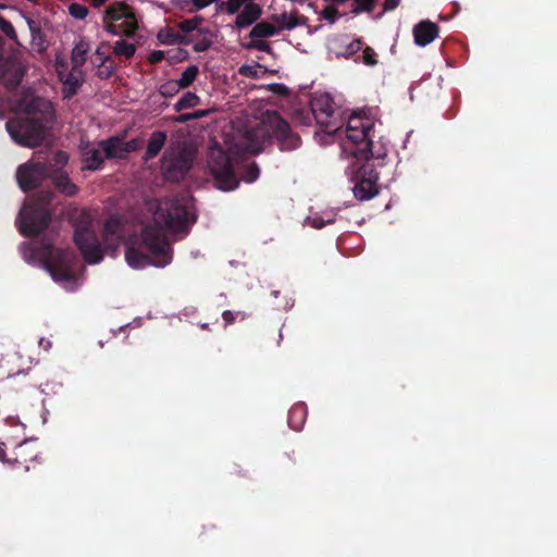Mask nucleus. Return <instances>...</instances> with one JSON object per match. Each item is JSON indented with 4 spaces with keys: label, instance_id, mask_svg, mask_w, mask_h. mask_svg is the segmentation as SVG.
Returning a JSON list of instances; mask_svg holds the SVG:
<instances>
[{
    "label": "nucleus",
    "instance_id": "obj_44",
    "mask_svg": "<svg viewBox=\"0 0 557 557\" xmlns=\"http://www.w3.org/2000/svg\"><path fill=\"white\" fill-rule=\"evenodd\" d=\"M88 8L81 3H72L69 5V13L76 20H84L88 15Z\"/></svg>",
    "mask_w": 557,
    "mask_h": 557
},
{
    "label": "nucleus",
    "instance_id": "obj_36",
    "mask_svg": "<svg viewBox=\"0 0 557 557\" xmlns=\"http://www.w3.org/2000/svg\"><path fill=\"white\" fill-rule=\"evenodd\" d=\"M199 102H200V98L195 92L187 91L174 104V110L176 112H181L183 110L190 109V108L198 106Z\"/></svg>",
    "mask_w": 557,
    "mask_h": 557
},
{
    "label": "nucleus",
    "instance_id": "obj_48",
    "mask_svg": "<svg viewBox=\"0 0 557 557\" xmlns=\"http://www.w3.org/2000/svg\"><path fill=\"white\" fill-rule=\"evenodd\" d=\"M268 89L277 96L286 97L289 95V89L284 84L273 83L268 86Z\"/></svg>",
    "mask_w": 557,
    "mask_h": 557
},
{
    "label": "nucleus",
    "instance_id": "obj_23",
    "mask_svg": "<svg viewBox=\"0 0 557 557\" xmlns=\"http://www.w3.org/2000/svg\"><path fill=\"white\" fill-rule=\"evenodd\" d=\"M49 177H51L55 188L63 195L67 197H73L74 195H76L78 188L71 181L66 173L60 170L51 169V174Z\"/></svg>",
    "mask_w": 557,
    "mask_h": 557
},
{
    "label": "nucleus",
    "instance_id": "obj_40",
    "mask_svg": "<svg viewBox=\"0 0 557 557\" xmlns=\"http://www.w3.org/2000/svg\"><path fill=\"white\" fill-rule=\"evenodd\" d=\"M0 30L11 40L20 45L17 39V34L15 32V28L13 24L4 18L2 15H0Z\"/></svg>",
    "mask_w": 557,
    "mask_h": 557
},
{
    "label": "nucleus",
    "instance_id": "obj_35",
    "mask_svg": "<svg viewBox=\"0 0 557 557\" xmlns=\"http://www.w3.org/2000/svg\"><path fill=\"white\" fill-rule=\"evenodd\" d=\"M136 52V46L125 39L117 40L113 46V53L116 57H124L125 59H132Z\"/></svg>",
    "mask_w": 557,
    "mask_h": 557
},
{
    "label": "nucleus",
    "instance_id": "obj_62",
    "mask_svg": "<svg viewBox=\"0 0 557 557\" xmlns=\"http://www.w3.org/2000/svg\"><path fill=\"white\" fill-rule=\"evenodd\" d=\"M106 2H107V0H91V1H90V4H91L94 8H100V7H102Z\"/></svg>",
    "mask_w": 557,
    "mask_h": 557
},
{
    "label": "nucleus",
    "instance_id": "obj_22",
    "mask_svg": "<svg viewBox=\"0 0 557 557\" xmlns=\"http://www.w3.org/2000/svg\"><path fill=\"white\" fill-rule=\"evenodd\" d=\"M102 149L106 159H125L127 150H124V141L122 138L114 136L98 143Z\"/></svg>",
    "mask_w": 557,
    "mask_h": 557
},
{
    "label": "nucleus",
    "instance_id": "obj_19",
    "mask_svg": "<svg viewBox=\"0 0 557 557\" xmlns=\"http://www.w3.org/2000/svg\"><path fill=\"white\" fill-rule=\"evenodd\" d=\"M438 25L425 20L413 27L414 42L420 47H425L438 36Z\"/></svg>",
    "mask_w": 557,
    "mask_h": 557
},
{
    "label": "nucleus",
    "instance_id": "obj_31",
    "mask_svg": "<svg viewBox=\"0 0 557 557\" xmlns=\"http://www.w3.org/2000/svg\"><path fill=\"white\" fill-rule=\"evenodd\" d=\"M89 44L85 40H79L72 50L71 61L73 67H79L85 64L87 59V53L89 51Z\"/></svg>",
    "mask_w": 557,
    "mask_h": 557
},
{
    "label": "nucleus",
    "instance_id": "obj_6",
    "mask_svg": "<svg viewBox=\"0 0 557 557\" xmlns=\"http://www.w3.org/2000/svg\"><path fill=\"white\" fill-rule=\"evenodd\" d=\"M195 161L194 151L183 143L169 146L161 158V173L165 181L178 183L183 181Z\"/></svg>",
    "mask_w": 557,
    "mask_h": 557
},
{
    "label": "nucleus",
    "instance_id": "obj_58",
    "mask_svg": "<svg viewBox=\"0 0 557 557\" xmlns=\"http://www.w3.org/2000/svg\"><path fill=\"white\" fill-rule=\"evenodd\" d=\"M193 120H194L193 112L191 113H183L175 117V122H178V123H186V122H189Z\"/></svg>",
    "mask_w": 557,
    "mask_h": 557
},
{
    "label": "nucleus",
    "instance_id": "obj_15",
    "mask_svg": "<svg viewBox=\"0 0 557 557\" xmlns=\"http://www.w3.org/2000/svg\"><path fill=\"white\" fill-rule=\"evenodd\" d=\"M359 182L354 187V195L359 200H369L379 193V172L371 164H362L358 170Z\"/></svg>",
    "mask_w": 557,
    "mask_h": 557
},
{
    "label": "nucleus",
    "instance_id": "obj_33",
    "mask_svg": "<svg viewBox=\"0 0 557 557\" xmlns=\"http://www.w3.org/2000/svg\"><path fill=\"white\" fill-rule=\"evenodd\" d=\"M345 132L347 139L355 145L354 149H357L363 140H368V138L375 133L374 128H356V131L346 128Z\"/></svg>",
    "mask_w": 557,
    "mask_h": 557
},
{
    "label": "nucleus",
    "instance_id": "obj_17",
    "mask_svg": "<svg viewBox=\"0 0 557 557\" xmlns=\"http://www.w3.org/2000/svg\"><path fill=\"white\" fill-rule=\"evenodd\" d=\"M58 77L63 84L62 94L64 99L73 98L84 83V74L79 67L72 66L69 73L59 70Z\"/></svg>",
    "mask_w": 557,
    "mask_h": 557
},
{
    "label": "nucleus",
    "instance_id": "obj_32",
    "mask_svg": "<svg viewBox=\"0 0 557 557\" xmlns=\"http://www.w3.org/2000/svg\"><path fill=\"white\" fill-rule=\"evenodd\" d=\"M158 39L166 45H188L189 39L187 36L182 35L178 32L173 30L172 28H165L158 34Z\"/></svg>",
    "mask_w": 557,
    "mask_h": 557
},
{
    "label": "nucleus",
    "instance_id": "obj_30",
    "mask_svg": "<svg viewBox=\"0 0 557 557\" xmlns=\"http://www.w3.org/2000/svg\"><path fill=\"white\" fill-rule=\"evenodd\" d=\"M21 359V356L18 354L9 355L5 358H2L0 360V375L3 377H11L21 373H25L21 369H14L13 364H15Z\"/></svg>",
    "mask_w": 557,
    "mask_h": 557
},
{
    "label": "nucleus",
    "instance_id": "obj_13",
    "mask_svg": "<svg viewBox=\"0 0 557 557\" xmlns=\"http://www.w3.org/2000/svg\"><path fill=\"white\" fill-rule=\"evenodd\" d=\"M74 243L87 263L96 264L103 259L98 235L90 226H77L74 232Z\"/></svg>",
    "mask_w": 557,
    "mask_h": 557
},
{
    "label": "nucleus",
    "instance_id": "obj_18",
    "mask_svg": "<svg viewBox=\"0 0 557 557\" xmlns=\"http://www.w3.org/2000/svg\"><path fill=\"white\" fill-rule=\"evenodd\" d=\"M23 17H24V20L28 26L29 33H30L32 49L35 52L42 54L44 52L47 51V49L49 47V41L47 39V35L42 28V21L34 20L33 17L27 16V15H23Z\"/></svg>",
    "mask_w": 557,
    "mask_h": 557
},
{
    "label": "nucleus",
    "instance_id": "obj_45",
    "mask_svg": "<svg viewBox=\"0 0 557 557\" xmlns=\"http://www.w3.org/2000/svg\"><path fill=\"white\" fill-rule=\"evenodd\" d=\"M246 48L247 49H256L258 51H262V52H267V53H270L272 50L271 45L268 41L262 40L261 38L250 39V42L246 45Z\"/></svg>",
    "mask_w": 557,
    "mask_h": 557
},
{
    "label": "nucleus",
    "instance_id": "obj_29",
    "mask_svg": "<svg viewBox=\"0 0 557 557\" xmlns=\"http://www.w3.org/2000/svg\"><path fill=\"white\" fill-rule=\"evenodd\" d=\"M272 20L275 23V27L278 28V32L284 29L290 30L301 24L300 18L297 15L287 12L273 15Z\"/></svg>",
    "mask_w": 557,
    "mask_h": 557
},
{
    "label": "nucleus",
    "instance_id": "obj_59",
    "mask_svg": "<svg viewBox=\"0 0 557 557\" xmlns=\"http://www.w3.org/2000/svg\"><path fill=\"white\" fill-rule=\"evenodd\" d=\"M7 453H5V444L4 443H0V461L3 462V463H8V459L7 458Z\"/></svg>",
    "mask_w": 557,
    "mask_h": 557
},
{
    "label": "nucleus",
    "instance_id": "obj_46",
    "mask_svg": "<svg viewBox=\"0 0 557 557\" xmlns=\"http://www.w3.org/2000/svg\"><path fill=\"white\" fill-rule=\"evenodd\" d=\"M362 62L368 66H375L377 64V54L371 47L363 49Z\"/></svg>",
    "mask_w": 557,
    "mask_h": 557
},
{
    "label": "nucleus",
    "instance_id": "obj_51",
    "mask_svg": "<svg viewBox=\"0 0 557 557\" xmlns=\"http://www.w3.org/2000/svg\"><path fill=\"white\" fill-rule=\"evenodd\" d=\"M164 58H165V54H164V52L162 50H153L149 54L148 61L151 64H157V63L161 62Z\"/></svg>",
    "mask_w": 557,
    "mask_h": 557
},
{
    "label": "nucleus",
    "instance_id": "obj_63",
    "mask_svg": "<svg viewBox=\"0 0 557 557\" xmlns=\"http://www.w3.org/2000/svg\"><path fill=\"white\" fill-rule=\"evenodd\" d=\"M201 327L207 330L208 329V324H203Z\"/></svg>",
    "mask_w": 557,
    "mask_h": 557
},
{
    "label": "nucleus",
    "instance_id": "obj_52",
    "mask_svg": "<svg viewBox=\"0 0 557 557\" xmlns=\"http://www.w3.org/2000/svg\"><path fill=\"white\" fill-rule=\"evenodd\" d=\"M69 161V156L66 152L64 151H58L57 153H54L53 156V162H54V165L55 164H59V165H64L65 163H67ZM53 166V164H51Z\"/></svg>",
    "mask_w": 557,
    "mask_h": 557
},
{
    "label": "nucleus",
    "instance_id": "obj_8",
    "mask_svg": "<svg viewBox=\"0 0 557 557\" xmlns=\"http://www.w3.org/2000/svg\"><path fill=\"white\" fill-rule=\"evenodd\" d=\"M104 29L115 36H133L137 28V20L131 8L125 3L110 4L103 16Z\"/></svg>",
    "mask_w": 557,
    "mask_h": 557
},
{
    "label": "nucleus",
    "instance_id": "obj_28",
    "mask_svg": "<svg viewBox=\"0 0 557 557\" xmlns=\"http://www.w3.org/2000/svg\"><path fill=\"white\" fill-rule=\"evenodd\" d=\"M277 34H278V28H276L274 24L262 21V22L256 23L253 25V27L251 28V30L249 33V38L250 39H255V38L263 39V38L275 36Z\"/></svg>",
    "mask_w": 557,
    "mask_h": 557
},
{
    "label": "nucleus",
    "instance_id": "obj_38",
    "mask_svg": "<svg viewBox=\"0 0 557 557\" xmlns=\"http://www.w3.org/2000/svg\"><path fill=\"white\" fill-rule=\"evenodd\" d=\"M198 74H199L198 66L189 65L184 70L180 79H176V82H177V84H180V87L182 89L187 88L196 81Z\"/></svg>",
    "mask_w": 557,
    "mask_h": 557
},
{
    "label": "nucleus",
    "instance_id": "obj_37",
    "mask_svg": "<svg viewBox=\"0 0 557 557\" xmlns=\"http://www.w3.org/2000/svg\"><path fill=\"white\" fill-rule=\"evenodd\" d=\"M96 66V74L100 79H107L111 77L115 70V64L111 57H103L101 62L97 63Z\"/></svg>",
    "mask_w": 557,
    "mask_h": 557
},
{
    "label": "nucleus",
    "instance_id": "obj_26",
    "mask_svg": "<svg viewBox=\"0 0 557 557\" xmlns=\"http://www.w3.org/2000/svg\"><path fill=\"white\" fill-rule=\"evenodd\" d=\"M124 223L120 215H111L104 223L103 235L106 240L123 238Z\"/></svg>",
    "mask_w": 557,
    "mask_h": 557
},
{
    "label": "nucleus",
    "instance_id": "obj_39",
    "mask_svg": "<svg viewBox=\"0 0 557 557\" xmlns=\"http://www.w3.org/2000/svg\"><path fill=\"white\" fill-rule=\"evenodd\" d=\"M375 0H354L351 13H370L374 9Z\"/></svg>",
    "mask_w": 557,
    "mask_h": 557
},
{
    "label": "nucleus",
    "instance_id": "obj_3",
    "mask_svg": "<svg viewBox=\"0 0 557 557\" xmlns=\"http://www.w3.org/2000/svg\"><path fill=\"white\" fill-rule=\"evenodd\" d=\"M29 257L39 260L55 282L75 280L73 271V253L54 246L52 236L45 235L32 244H24Z\"/></svg>",
    "mask_w": 557,
    "mask_h": 557
},
{
    "label": "nucleus",
    "instance_id": "obj_16",
    "mask_svg": "<svg viewBox=\"0 0 557 557\" xmlns=\"http://www.w3.org/2000/svg\"><path fill=\"white\" fill-rule=\"evenodd\" d=\"M351 153L358 161H364L363 164H370L371 160H384L387 156V146L382 137L375 140V134L373 133L368 140H363ZM379 164L382 165L383 163L380 162Z\"/></svg>",
    "mask_w": 557,
    "mask_h": 557
},
{
    "label": "nucleus",
    "instance_id": "obj_2",
    "mask_svg": "<svg viewBox=\"0 0 557 557\" xmlns=\"http://www.w3.org/2000/svg\"><path fill=\"white\" fill-rule=\"evenodd\" d=\"M208 166L215 187L223 191L236 189L239 185V180L246 183H253L260 174L256 162H251L240 169L237 160H233L221 147L211 149Z\"/></svg>",
    "mask_w": 557,
    "mask_h": 557
},
{
    "label": "nucleus",
    "instance_id": "obj_10",
    "mask_svg": "<svg viewBox=\"0 0 557 557\" xmlns=\"http://www.w3.org/2000/svg\"><path fill=\"white\" fill-rule=\"evenodd\" d=\"M263 127L269 138L274 139L282 151L295 150L301 144L300 136L275 111L267 114Z\"/></svg>",
    "mask_w": 557,
    "mask_h": 557
},
{
    "label": "nucleus",
    "instance_id": "obj_11",
    "mask_svg": "<svg viewBox=\"0 0 557 557\" xmlns=\"http://www.w3.org/2000/svg\"><path fill=\"white\" fill-rule=\"evenodd\" d=\"M333 99L327 94L312 98L310 101V111L306 114L304 112L299 113L300 122L304 125H310L311 117H313L324 133H335L338 127L333 121Z\"/></svg>",
    "mask_w": 557,
    "mask_h": 557
},
{
    "label": "nucleus",
    "instance_id": "obj_53",
    "mask_svg": "<svg viewBox=\"0 0 557 557\" xmlns=\"http://www.w3.org/2000/svg\"><path fill=\"white\" fill-rule=\"evenodd\" d=\"M174 4L180 10L186 11L188 13H194L195 12V11H190V9L193 7L191 0H176V1H174Z\"/></svg>",
    "mask_w": 557,
    "mask_h": 557
},
{
    "label": "nucleus",
    "instance_id": "obj_20",
    "mask_svg": "<svg viewBox=\"0 0 557 557\" xmlns=\"http://www.w3.org/2000/svg\"><path fill=\"white\" fill-rule=\"evenodd\" d=\"M12 454L14 458H9L8 465L11 467H24L26 471L29 470L28 462L35 460L37 457V454L30 449L28 442H22L16 445Z\"/></svg>",
    "mask_w": 557,
    "mask_h": 557
},
{
    "label": "nucleus",
    "instance_id": "obj_21",
    "mask_svg": "<svg viewBox=\"0 0 557 557\" xmlns=\"http://www.w3.org/2000/svg\"><path fill=\"white\" fill-rule=\"evenodd\" d=\"M82 158L84 162V170L96 171L102 168L104 162V153L102 149L96 148L90 144L83 145Z\"/></svg>",
    "mask_w": 557,
    "mask_h": 557
},
{
    "label": "nucleus",
    "instance_id": "obj_61",
    "mask_svg": "<svg viewBox=\"0 0 557 557\" xmlns=\"http://www.w3.org/2000/svg\"><path fill=\"white\" fill-rule=\"evenodd\" d=\"M325 225V222L320 218H314L312 220V226L314 228H322Z\"/></svg>",
    "mask_w": 557,
    "mask_h": 557
},
{
    "label": "nucleus",
    "instance_id": "obj_27",
    "mask_svg": "<svg viewBox=\"0 0 557 557\" xmlns=\"http://www.w3.org/2000/svg\"><path fill=\"white\" fill-rule=\"evenodd\" d=\"M307 419V407L304 403L295 404L288 411V425L295 431H300Z\"/></svg>",
    "mask_w": 557,
    "mask_h": 557
},
{
    "label": "nucleus",
    "instance_id": "obj_64",
    "mask_svg": "<svg viewBox=\"0 0 557 557\" xmlns=\"http://www.w3.org/2000/svg\"><path fill=\"white\" fill-rule=\"evenodd\" d=\"M7 458H14V455L11 453Z\"/></svg>",
    "mask_w": 557,
    "mask_h": 557
},
{
    "label": "nucleus",
    "instance_id": "obj_9",
    "mask_svg": "<svg viewBox=\"0 0 557 557\" xmlns=\"http://www.w3.org/2000/svg\"><path fill=\"white\" fill-rule=\"evenodd\" d=\"M214 2L216 12L236 14L234 26L237 29L253 25L262 15V8L256 0H214Z\"/></svg>",
    "mask_w": 557,
    "mask_h": 557
},
{
    "label": "nucleus",
    "instance_id": "obj_24",
    "mask_svg": "<svg viewBox=\"0 0 557 557\" xmlns=\"http://www.w3.org/2000/svg\"><path fill=\"white\" fill-rule=\"evenodd\" d=\"M203 17L200 15H196L193 18L184 20L178 23L177 27L182 35L187 36L189 39V44L194 40L197 35H203L209 33L203 28H199V25L202 23Z\"/></svg>",
    "mask_w": 557,
    "mask_h": 557
},
{
    "label": "nucleus",
    "instance_id": "obj_1",
    "mask_svg": "<svg viewBox=\"0 0 557 557\" xmlns=\"http://www.w3.org/2000/svg\"><path fill=\"white\" fill-rule=\"evenodd\" d=\"M16 108L26 116L11 117L7 121L5 128L9 135L20 146H40L55 122L52 102L44 97L25 94L17 100Z\"/></svg>",
    "mask_w": 557,
    "mask_h": 557
},
{
    "label": "nucleus",
    "instance_id": "obj_4",
    "mask_svg": "<svg viewBox=\"0 0 557 557\" xmlns=\"http://www.w3.org/2000/svg\"><path fill=\"white\" fill-rule=\"evenodd\" d=\"M141 239L144 245L150 250L156 258H151L135 247H127L125 259L127 264L133 269H143L153 264L156 267H165L172 261V248L161 228L156 225H147L143 228Z\"/></svg>",
    "mask_w": 557,
    "mask_h": 557
},
{
    "label": "nucleus",
    "instance_id": "obj_60",
    "mask_svg": "<svg viewBox=\"0 0 557 557\" xmlns=\"http://www.w3.org/2000/svg\"><path fill=\"white\" fill-rule=\"evenodd\" d=\"M209 114V110H197L193 112L194 120L205 117Z\"/></svg>",
    "mask_w": 557,
    "mask_h": 557
},
{
    "label": "nucleus",
    "instance_id": "obj_5",
    "mask_svg": "<svg viewBox=\"0 0 557 557\" xmlns=\"http://www.w3.org/2000/svg\"><path fill=\"white\" fill-rule=\"evenodd\" d=\"M52 194L42 193L36 199L32 200L20 212L18 230L26 237H34L45 231L50 221V202Z\"/></svg>",
    "mask_w": 557,
    "mask_h": 557
},
{
    "label": "nucleus",
    "instance_id": "obj_25",
    "mask_svg": "<svg viewBox=\"0 0 557 557\" xmlns=\"http://www.w3.org/2000/svg\"><path fill=\"white\" fill-rule=\"evenodd\" d=\"M166 141V133L163 131L153 132L148 140V146L144 156L145 161L152 160L156 158L162 148L164 147Z\"/></svg>",
    "mask_w": 557,
    "mask_h": 557
},
{
    "label": "nucleus",
    "instance_id": "obj_50",
    "mask_svg": "<svg viewBox=\"0 0 557 557\" xmlns=\"http://www.w3.org/2000/svg\"><path fill=\"white\" fill-rule=\"evenodd\" d=\"M193 7L190 11H199L207 7H209L211 3H215L214 0H191Z\"/></svg>",
    "mask_w": 557,
    "mask_h": 557
},
{
    "label": "nucleus",
    "instance_id": "obj_43",
    "mask_svg": "<svg viewBox=\"0 0 557 557\" xmlns=\"http://www.w3.org/2000/svg\"><path fill=\"white\" fill-rule=\"evenodd\" d=\"M191 42H194L193 49L196 52L207 51L212 45L211 39L202 35H197Z\"/></svg>",
    "mask_w": 557,
    "mask_h": 557
},
{
    "label": "nucleus",
    "instance_id": "obj_56",
    "mask_svg": "<svg viewBox=\"0 0 557 557\" xmlns=\"http://www.w3.org/2000/svg\"><path fill=\"white\" fill-rule=\"evenodd\" d=\"M139 147L138 139H132L129 141H124V150H127V154L129 152L136 151Z\"/></svg>",
    "mask_w": 557,
    "mask_h": 557
},
{
    "label": "nucleus",
    "instance_id": "obj_34",
    "mask_svg": "<svg viewBox=\"0 0 557 557\" xmlns=\"http://www.w3.org/2000/svg\"><path fill=\"white\" fill-rule=\"evenodd\" d=\"M346 128L356 131V128H374L373 121L360 113H352L346 124Z\"/></svg>",
    "mask_w": 557,
    "mask_h": 557
},
{
    "label": "nucleus",
    "instance_id": "obj_14",
    "mask_svg": "<svg viewBox=\"0 0 557 557\" xmlns=\"http://www.w3.org/2000/svg\"><path fill=\"white\" fill-rule=\"evenodd\" d=\"M51 163L34 162L18 166L16 172L17 183L23 191H30L41 185L50 176Z\"/></svg>",
    "mask_w": 557,
    "mask_h": 557
},
{
    "label": "nucleus",
    "instance_id": "obj_42",
    "mask_svg": "<svg viewBox=\"0 0 557 557\" xmlns=\"http://www.w3.org/2000/svg\"><path fill=\"white\" fill-rule=\"evenodd\" d=\"M180 89L182 88L180 87V84H177L176 81H168L159 87V92L161 96L170 98L175 96L180 91Z\"/></svg>",
    "mask_w": 557,
    "mask_h": 557
},
{
    "label": "nucleus",
    "instance_id": "obj_12",
    "mask_svg": "<svg viewBox=\"0 0 557 557\" xmlns=\"http://www.w3.org/2000/svg\"><path fill=\"white\" fill-rule=\"evenodd\" d=\"M3 47L4 40L0 36V81L7 89L11 90L21 84L26 73V66L20 52L4 55Z\"/></svg>",
    "mask_w": 557,
    "mask_h": 557
},
{
    "label": "nucleus",
    "instance_id": "obj_7",
    "mask_svg": "<svg viewBox=\"0 0 557 557\" xmlns=\"http://www.w3.org/2000/svg\"><path fill=\"white\" fill-rule=\"evenodd\" d=\"M156 220L175 233L184 232L196 221L189 202L185 199H173L158 207Z\"/></svg>",
    "mask_w": 557,
    "mask_h": 557
},
{
    "label": "nucleus",
    "instance_id": "obj_41",
    "mask_svg": "<svg viewBox=\"0 0 557 557\" xmlns=\"http://www.w3.org/2000/svg\"><path fill=\"white\" fill-rule=\"evenodd\" d=\"M248 313L245 311H232V310H225L222 313V319L224 321L225 326L231 325L235 323V321H244L248 318Z\"/></svg>",
    "mask_w": 557,
    "mask_h": 557
},
{
    "label": "nucleus",
    "instance_id": "obj_49",
    "mask_svg": "<svg viewBox=\"0 0 557 557\" xmlns=\"http://www.w3.org/2000/svg\"><path fill=\"white\" fill-rule=\"evenodd\" d=\"M322 14H323V17L331 23H334L337 20V17L339 16L336 8H334L332 5L325 7Z\"/></svg>",
    "mask_w": 557,
    "mask_h": 557
},
{
    "label": "nucleus",
    "instance_id": "obj_57",
    "mask_svg": "<svg viewBox=\"0 0 557 557\" xmlns=\"http://www.w3.org/2000/svg\"><path fill=\"white\" fill-rule=\"evenodd\" d=\"M399 5V0H385L383 4L384 11H392Z\"/></svg>",
    "mask_w": 557,
    "mask_h": 557
},
{
    "label": "nucleus",
    "instance_id": "obj_55",
    "mask_svg": "<svg viewBox=\"0 0 557 557\" xmlns=\"http://www.w3.org/2000/svg\"><path fill=\"white\" fill-rule=\"evenodd\" d=\"M239 73L247 77H257V70L253 66L244 65L239 69Z\"/></svg>",
    "mask_w": 557,
    "mask_h": 557
},
{
    "label": "nucleus",
    "instance_id": "obj_47",
    "mask_svg": "<svg viewBox=\"0 0 557 557\" xmlns=\"http://www.w3.org/2000/svg\"><path fill=\"white\" fill-rule=\"evenodd\" d=\"M363 41L361 39H355L349 45H347L346 50L344 52L345 58H350L355 55L357 52L362 50Z\"/></svg>",
    "mask_w": 557,
    "mask_h": 557
},
{
    "label": "nucleus",
    "instance_id": "obj_54",
    "mask_svg": "<svg viewBox=\"0 0 557 557\" xmlns=\"http://www.w3.org/2000/svg\"><path fill=\"white\" fill-rule=\"evenodd\" d=\"M104 46H108V44L106 42H102L96 50L95 52V60L92 61L94 64H97V63H100L101 60L103 59V57H109L108 54H106V52L103 51V47Z\"/></svg>",
    "mask_w": 557,
    "mask_h": 557
}]
</instances>
